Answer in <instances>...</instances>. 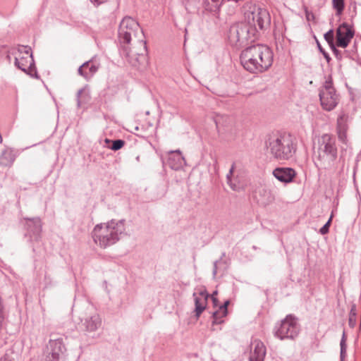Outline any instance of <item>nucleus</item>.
<instances>
[{
    "label": "nucleus",
    "mask_w": 361,
    "mask_h": 361,
    "mask_svg": "<svg viewBox=\"0 0 361 361\" xmlns=\"http://www.w3.org/2000/svg\"><path fill=\"white\" fill-rule=\"evenodd\" d=\"M125 222V219H111L106 224H97L91 233L94 242L104 249L114 245L126 235Z\"/></svg>",
    "instance_id": "20e7f679"
},
{
    "label": "nucleus",
    "mask_w": 361,
    "mask_h": 361,
    "mask_svg": "<svg viewBox=\"0 0 361 361\" xmlns=\"http://www.w3.org/2000/svg\"><path fill=\"white\" fill-rule=\"evenodd\" d=\"M315 164L323 169L334 166L338 157V145L336 136L324 133L317 138V148L314 151Z\"/></svg>",
    "instance_id": "39448f33"
},
{
    "label": "nucleus",
    "mask_w": 361,
    "mask_h": 361,
    "mask_svg": "<svg viewBox=\"0 0 361 361\" xmlns=\"http://www.w3.org/2000/svg\"><path fill=\"white\" fill-rule=\"evenodd\" d=\"M107 0H90V1L96 6H99V5L105 3Z\"/></svg>",
    "instance_id": "58836bf2"
},
{
    "label": "nucleus",
    "mask_w": 361,
    "mask_h": 361,
    "mask_svg": "<svg viewBox=\"0 0 361 361\" xmlns=\"http://www.w3.org/2000/svg\"><path fill=\"white\" fill-rule=\"evenodd\" d=\"M329 46H330V47H331L334 54L335 55V56L336 58H338V57L341 56V51L338 49H336V47L334 44H333V45L331 44Z\"/></svg>",
    "instance_id": "4c0bfd02"
},
{
    "label": "nucleus",
    "mask_w": 361,
    "mask_h": 361,
    "mask_svg": "<svg viewBox=\"0 0 361 361\" xmlns=\"http://www.w3.org/2000/svg\"><path fill=\"white\" fill-rule=\"evenodd\" d=\"M240 30V23L238 22L231 25L228 32V39L230 44L236 48L244 47Z\"/></svg>",
    "instance_id": "2eb2a0df"
},
{
    "label": "nucleus",
    "mask_w": 361,
    "mask_h": 361,
    "mask_svg": "<svg viewBox=\"0 0 361 361\" xmlns=\"http://www.w3.org/2000/svg\"><path fill=\"white\" fill-rule=\"evenodd\" d=\"M214 122L216 123V129L219 132V120L218 118H215Z\"/></svg>",
    "instance_id": "79ce46f5"
},
{
    "label": "nucleus",
    "mask_w": 361,
    "mask_h": 361,
    "mask_svg": "<svg viewBox=\"0 0 361 361\" xmlns=\"http://www.w3.org/2000/svg\"><path fill=\"white\" fill-rule=\"evenodd\" d=\"M228 267V264L227 263V260L225 259H222V257H220L219 259L216 260L214 262L213 265V271H212V275L214 278L217 274L218 270H220L221 268L226 270Z\"/></svg>",
    "instance_id": "a878e982"
},
{
    "label": "nucleus",
    "mask_w": 361,
    "mask_h": 361,
    "mask_svg": "<svg viewBox=\"0 0 361 361\" xmlns=\"http://www.w3.org/2000/svg\"><path fill=\"white\" fill-rule=\"evenodd\" d=\"M216 294H217V291H216V290H215V291L213 293V294H212V296H214V295H216Z\"/></svg>",
    "instance_id": "a18cd8bd"
},
{
    "label": "nucleus",
    "mask_w": 361,
    "mask_h": 361,
    "mask_svg": "<svg viewBox=\"0 0 361 361\" xmlns=\"http://www.w3.org/2000/svg\"><path fill=\"white\" fill-rule=\"evenodd\" d=\"M212 302L214 307H216L219 305V300L214 297L212 296Z\"/></svg>",
    "instance_id": "a19ab883"
},
{
    "label": "nucleus",
    "mask_w": 361,
    "mask_h": 361,
    "mask_svg": "<svg viewBox=\"0 0 361 361\" xmlns=\"http://www.w3.org/2000/svg\"><path fill=\"white\" fill-rule=\"evenodd\" d=\"M16 159V154L11 148H5L0 154V166L10 167Z\"/></svg>",
    "instance_id": "aec40b11"
},
{
    "label": "nucleus",
    "mask_w": 361,
    "mask_h": 361,
    "mask_svg": "<svg viewBox=\"0 0 361 361\" xmlns=\"http://www.w3.org/2000/svg\"><path fill=\"white\" fill-rule=\"evenodd\" d=\"M317 46L319 52L324 56L326 61L329 63L331 60V59L328 52H326L325 49L322 47L321 44L319 42L318 40H317Z\"/></svg>",
    "instance_id": "f704fd0d"
},
{
    "label": "nucleus",
    "mask_w": 361,
    "mask_h": 361,
    "mask_svg": "<svg viewBox=\"0 0 361 361\" xmlns=\"http://www.w3.org/2000/svg\"><path fill=\"white\" fill-rule=\"evenodd\" d=\"M319 96L321 105L326 111L333 110L338 104V99L336 90L333 91L320 90Z\"/></svg>",
    "instance_id": "ddd939ff"
},
{
    "label": "nucleus",
    "mask_w": 361,
    "mask_h": 361,
    "mask_svg": "<svg viewBox=\"0 0 361 361\" xmlns=\"http://www.w3.org/2000/svg\"><path fill=\"white\" fill-rule=\"evenodd\" d=\"M243 0H221L222 8L229 16L235 14L240 8Z\"/></svg>",
    "instance_id": "412c9836"
},
{
    "label": "nucleus",
    "mask_w": 361,
    "mask_h": 361,
    "mask_svg": "<svg viewBox=\"0 0 361 361\" xmlns=\"http://www.w3.org/2000/svg\"><path fill=\"white\" fill-rule=\"evenodd\" d=\"M242 42L244 47L255 42L259 37V31L268 28L271 24L269 11L261 7H255L252 11L245 13V20L240 21Z\"/></svg>",
    "instance_id": "f03ea898"
},
{
    "label": "nucleus",
    "mask_w": 361,
    "mask_h": 361,
    "mask_svg": "<svg viewBox=\"0 0 361 361\" xmlns=\"http://www.w3.org/2000/svg\"><path fill=\"white\" fill-rule=\"evenodd\" d=\"M355 173H356V167L354 168V171H353V180H354V182H355Z\"/></svg>",
    "instance_id": "37998d69"
},
{
    "label": "nucleus",
    "mask_w": 361,
    "mask_h": 361,
    "mask_svg": "<svg viewBox=\"0 0 361 361\" xmlns=\"http://www.w3.org/2000/svg\"><path fill=\"white\" fill-rule=\"evenodd\" d=\"M225 256H226V252H224L221 254V257H222V259H224V258L225 257Z\"/></svg>",
    "instance_id": "c03bdc74"
},
{
    "label": "nucleus",
    "mask_w": 361,
    "mask_h": 361,
    "mask_svg": "<svg viewBox=\"0 0 361 361\" xmlns=\"http://www.w3.org/2000/svg\"><path fill=\"white\" fill-rule=\"evenodd\" d=\"M240 60L243 68L250 73H263L271 66L273 53L267 46L257 44L243 49Z\"/></svg>",
    "instance_id": "7ed1b4c3"
},
{
    "label": "nucleus",
    "mask_w": 361,
    "mask_h": 361,
    "mask_svg": "<svg viewBox=\"0 0 361 361\" xmlns=\"http://www.w3.org/2000/svg\"><path fill=\"white\" fill-rule=\"evenodd\" d=\"M105 142L106 143H111V145L109 146V148L113 151H117L121 149L126 144V141L121 139L111 140L109 139L106 138Z\"/></svg>",
    "instance_id": "cd10ccee"
},
{
    "label": "nucleus",
    "mask_w": 361,
    "mask_h": 361,
    "mask_svg": "<svg viewBox=\"0 0 361 361\" xmlns=\"http://www.w3.org/2000/svg\"><path fill=\"white\" fill-rule=\"evenodd\" d=\"M203 6L205 10L215 15L222 7L221 0H203Z\"/></svg>",
    "instance_id": "5701e85b"
},
{
    "label": "nucleus",
    "mask_w": 361,
    "mask_h": 361,
    "mask_svg": "<svg viewBox=\"0 0 361 361\" xmlns=\"http://www.w3.org/2000/svg\"><path fill=\"white\" fill-rule=\"evenodd\" d=\"M272 173L278 180L284 183L293 182L297 175L295 170L290 167H277Z\"/></svg>",
    "instance_id": "4468645a"
},
{
    "label": "nucleus",
    "mask_w": 361,
    "mask_h": 361,
    "mask_svg": "<svg viewBox=\"0 0 361 361\" xmlns=\"http://www.w3.org/2000/svg\"><path fill=\"white\" fill-rule=\"evenodd\" d=\"M253 345L254 349L250 351L249 361H264L267 353L264 344L259 340H255Z\"/></svg>",
    "instance_id": "a211bd4d"
},
{
    "label": "nucleus",
    "mask_w": 361,
    "mask_h": 361,
    "mask_svg": "<svg viewBox=\"0 0 361 361\" xmlns=\"http://www.w3.org/2000/svg\"><path fill=\"white\" fill-rule=\"evenodd\" d=\"M337 134H338V140L345 144L347 142V135L346 132L344 130H342L341 128L337 129Z\"/></svg>",
    "instance_id": "c9c22d12"
},
{
    "label": "nucleus",
    "mask_w": 361,
    "mask_h": 361,
    "mask_svg": "<svg viewBox=\"0 0 361 361\" xmlns=\"http://www.w3.org/2000/svg\"><path fill=\"white\" fill-rule=\"evenodd\" d=\"M230 304L228 300H226L222 305L219 307V309L212 313V325L221 324L224 322V320H221V317H219V314H221V317H225L228 314V306Z\"/></svg>",
    "instance_id": "4be33fe9"
},
{
    "label": "nucleus",
    "mask_w": 361,
    "mask_h": 361,
    "mask_svg": "<svg viewBox=\"0 0 361 361\" xmlns=\"http://www.w3.org/2000/svg\"><path fill=\"white\" fill-rule=\"evenodd\" d=\"M192 295L194 297L195 306L194 312L195 313L196 318L198 319L207 307L209 295L207 292L206 289H204L201 290L198 294L197 293H194Z\"/></svg>",
    "instance_id": "dca6fc26"
},
{
    "label": "nucleus",
    "mask_w": 361,
    "mask_h": 361,
    "mask_svg": "<svg viewBox=\"0 0 361 361\" xmlns=\"http://www.w3.org/2000/svg\"><path fill=\"white\" fill-rule=\"evenodd\" d=\"M18 51L20 52H24L26 54H30L29 69L32 70V68H34L35 69V78H39V75H38L37 72V69H36V67H35V61L33 59L32 52L30 47H29V46H21L20 48H19Z\"/></svg>",
    "instance_id": "393cba45"
},
{
    "label": "nucleus",
    "mask_w": 361,
    "mask_h": 361,
    "mask_svg": "<svg viewBox=\"0 0 361 361\" xmlns=\"http://www.w3.org/2000/svg\"><path fill=\"white\" fill-rule=\"evenodd\" d=\"M324 37L325 40L326 41V42L329 44V45H331V44L333 45V44H334V32L332 29H331L328 32H326L324 34Z\"/></svg>",
    "instance_id": "473e14b6"
},
{
    "label": "nucleus",
    "mask_w": 361,
    "mask_h": 361,
    "mask_svg": "<svg viewBox=\"0 0 361 361\" xmlns=\"http://www.w3.org/2000/svg\"><path fill=\"white\" fill-rule=\"evenodd\" d=\"M333 8L336 10V15L340 16L344 10V0H332Z\"/></svg>",
    "instance_id": "c85d7f7f"
},
{
    "label": "nucleus",
    "mask_w": 361,
    "mask_h": 361,
    "mask_svg": "<svg viewBox=\"0 0 361 361\" xmlns=\"http://www.w3.org/2000/svg\"><path fill=\"white\" fill-rule=\"evenodd\" d=\"M0 361H13V360L7 355H6L5 356L0 359Z\"/></svg>",
    "instance_id": "ea45409f"
},
{
    "label": "nucleus",
    "mask_w": 361,
    "mask_h": 361,
    "mask_svg": "<svg viewBox=\"0 0 361 361\" xmlns=\"http://www.w3.org/2000/svg\"><path fill=\"white\" fill-rule=\"evenodd\" d=\"M301 331L298 318L289 314L281 321L276 322L273 329V335L279 340H295Z\"/></svg>",
    "instance_id": "0eeeda50"
},
{
    "label": "nucleus",
    "mask_w": 361,
    "mask_h": 361,
    "mask_svg": "<svg viewBox=\"0 0 361 361\" xmlns=\"http://www.w3.org/2000/svg\"><path fill=\"white\" fill-rule=\"evenodd\" d=\"M355 31L347 23H343L336 30L337 46L346 48L353 38Z\"/></svg>",
    "instance_id": "9d476101"
},
{
    "label": "nucleus",
    "mask_w": 361,
    "mask_h": 361,
    "mask_svg": "<svg viewBox=\"0 0 361 361\" xmlns=\"http://www.w3.org/2000/svg\"><path fill=\"white\" fill-rule=\"evenodd\" d=\"M219 317H221V320H224L223 319L224 317H221V314H219Z\"/></svg>",
    "instance_id": "49530a36"
},
{
    "label": "nucleus",
    "mask_w": 361,
    "mask_h": 361,
    "mask_svg": "<svg viewBox=\"0 0 361 361\" xmlns=\"http://www.w3.org/2000/svg\"><path fill=\"white\" fill-rule=\"evenodd\" d=\"M333 216L331 215L326 223L319 229V233L322 235H326L329 232V228L331 225Z\"/></svg>",
    "instance_id": "2f4dec72"
},
{
    "label": "nucleus",
    "mask_w": 361,
    "mask_h": 361,
    "mask_svg": "<svg viewBox=\"0 0 361 361\" xmlns=\"http://www.w3.org/2000/svg\"><path fill=\"white\" fill-rule=\"evenodd\" d=\"M28 63L27 58L21 57L20 59L16 58L15 59V65L16 66L24 71L25 73L29 74L30 76L35 78V69L32 70L29 69V66L27 68V63Z\"/></svg>",
    "instance_id": "b1692460"
},
{
    "label": "nucleus",
    "mask_w": 361,
    "mask_h": 361,
    "mask_svg": "<svg viewBox=\"0 0 361 361\" xmlns=\"http://www.w3.org/2000/svg\"><path fill=\"white\" fill-rule=\"evenodd\" d=\"M234 168H235V166H234V164H233L231 168L229 170L228 173L226 175V179H227V183L230 185V187L233 190H238L239 186L235 183H234L232 180V176H233V173L234 171Z\"/></svg>",
    "instance_id": "7c9ffc66"
},
{
    "label": "nucleus",
    "mask_w": 361,
    "mask_h": 361,
    "mask_svg": "<svg viewBox=\"0 0 361 361\" xmlns=\"http://www.w3.org/2000/svg\"><path fill=\"white\" fill-rule=\"evenodd\" d=\"M99 65L93 63L92 60L83 63L78 70L80 75L89 80L97 72Z\"/></svg>",
    "instance_id": "6ab92c4d"
},
{
    "label": "nucleus",
    "mask_w": 361,
    "mask_h": 361,
    "mask_svg": "<svg viewBox=\"0 0 361 361\" xmlns=\"http://www.w3.org/2000/svg\"><path fill=\"white\" fill-rule=\"evenodd\" d=\"M322 90H326V91H333L335 90V88L333 86V80L331 75L328 77L326 80L325 81L324 88Z\"/></svg>",
    "instance_id": "72a5a7b5"
},
{
    "label": "nucleus",
    "mask_w": 361,
    "mask_h": 361,
    "mask_svg": "<svg viewBox=\"0 0 361 361\" xmlns=\"http://www.w3.org/2000/svg\"><path fill=\"white\" fill-rule=\"evenodd\" d=\"M24 227L26 230L25 237H29V240L37 241L41 237L42 221L39 217L24 218Z\"/></svg>",
    "instance_id": "1a4fd4ad"
},
{
    "label": "nucleus",
    "mask_w": 361,
    "mask_h": 361,
    "mask_svg": "<svg viewBox=\"0 0 361 361\" xmlns=\"http://www.w3.org/2000/svg\"><path fill=\"white\" fill-rule=\"evenodd\" d=\"M84 91H85V89L84 88H81L77 92L76 97H77V106H78V107H80L81 106L82 101H81L80 97H82V94H83ZM83 97H85V95H83Z\"/></svg>",
    "instance_id": "e433bc0d"
},
{
    "label": "nucleus",
    "mask_w": 361,
    "mask_h": 361,
    "mask_svg": "<svg viewBox=\"0 0 361 361\" xmlns=\"http://www.w3.org/2000/svg\"><path fill=\"white\" fill-rule=\"evenodd\" d=\"M185 161L180 150L171 151L167 158V165L173 170L178 171L182 169Z\"/></svg>",
    "instance_id": "f3484780"
},
{
    "label": "nucleus",
    "mask_w": 361,
    "mask_h": 361,
    "mask_svg": "<svg viewBox=\"0 0 361 361\" xmlns=\"http://www.w3.org/2000/svg\"><path fill=\"white\" fill-rule=\"evenodd\" d=\"M266 147L273 157L278 160H288L296 151L290 136L281 134L270 135L266 140Z\"/></svg>",
    "instance_id": "423d86ee"
},
{
    "label": "nucleus",
    "mask_w": 361,
    "mask_h": 361,
    "mask_svg": "<svg viewBox=\"0 0 361 361\" xmlns=\"http://www.w3.org/2000/svg\"><path fill=\"white\" fill-rule=\"evenodd\" d=\"M140 29L139 23L131 17L126 16L120 23L118 30V40L119 43V51L121 56L126 59L133 66H145L147 65V48L146 42L139 40V44L142 47V51L137 52L130 47L132 35L137 36V31Z\"/></svg>",
    "instance_id": "f257e3e1"
},
{
    "label": "nucleus",
    "mask_w": 361,
    "mask_h": 361,
    "mask_svg": "<svg viewBox=\"0 0 361 361\" xmlns=\"http://www.w3.org/2000/svg\"><path fill=\"white\" fill-rule=\"evenodd\" d=\"M357 319V307L356 305L353 303L349 312L348 325L350 328L353 329L356 326Z\"/></svg>",
    "instance_id": "bb28decb"
},
{
    "label": "nucleus",
    "mask_w": 361,
    "mask_h": 361,
    "mask_svg": "<svg viewBox=\"0 0 361 361\" xmlns=\"http://www.w3.org/2000/svg\"><path fill=\"white\" fill-rule=\"evenodd\" d=\"M340 348H341L340 359H341V361H343L344 358L346 355V348H347L346 336H345V331L343 332L342 338H341V342H340Z\"/></svg>",
    "instance_id": "c756f323"
},
{
    "label": "nucleus",
    "mask_w": 361,
    "mask_h": 361,
    "mask_svg": "<svg viewBox=\"0 0 361 361\" xmlns=\"http://www.w3.org/2000/svg\"><path fill=\"white\" fill-rule=\"evenodd\" d=\"M92 307H88L87 310L90 312L85 317L81 319V328L83 331L87 332H93L97 331L102 325V319L97 312H91Z\"/></svg>",
    "instance_id": "f8f14e48"
},
{
    "label": "nucleus",
    "mask_w": 361,
    "mask_h": 361,
    "mask_svg": "<svg viewBox=\"0 0 361 361\" xmlns=\"http://www.w3.org/2000/svg\"><path fill=\"white\" fill-rule=\"evenodd\" d=\"M252 198L259 206L267 207L274 201L275 196L269 188L260 185L252 192Z\"/></svg>",
    "instance_id": "9b49d317"
},
{
    "label": "nucleus",
    "mask_w": 361,
    "mask_h": 361,
    "mask_svg": "<svg viewBox=\"0 0 361 361\" xmlns=\"http://www.w3.org/2000/svg\"><path fill=\"white\" fill-rule=\"evenodd\" d=\"M48 354L42 361H61L66 350L63 338L50 339L48 345Z\"/></svg>",
    "instance_id": "6e6552de"
}]
</instances>
